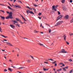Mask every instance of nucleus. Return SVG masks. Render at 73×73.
I'll list each match as a JSON object with an SVG mask.
<instances>
[{
  "mask_svg": "<svg viewBox=\"0 0 73 73\" xmlns=\"http://www.w3.org/2000/svg\"><path fill=\"white\" fill-rule=\"evenodd\" d=\"M38 44L40 45V46H44L43 44H42L41 43H38Z\"/></svg>",
  "mask_w": 73,
  "mask_h": 73,
  "instance_id": "18",
  "label": "nucleus"
},
{
  "mask_svg": "<svg viewBox=\"0 0 73 73\" xmlns=\"http://www.w3.org/2000/svg\"><path fill=\"white\" fill-rule=\"evenodd\" d=\"M7 44H8L9 46H13V45L11 44L9 42H6Z\"/></svg>",
  "mask_w": 73,
  "mask_h": 73,
  "instance_id": "8",
  "label": "nucleus"
},
{
  "mask_svg": "<svg viewBox=\"0 0 73 73\" xmlns=\"http://www.w3.org/2000/svg\"><path fill=\"white\" fill-rule=\"evenodd\" d=\"M58 7V5H56V6H55V5H53L52 6V10H54L55 11H56V8Z\"/></svg>",
  "mask_w": 73,
  "mask_h": 73,
  "instance_id": "3",
  "label": "nucleus"
},
{
  "mask_svg": "<svg viewBox=\"0 0 73 73\" xmlns=\"http://www.w3.org/2000/svg\"><path fill=\"white\" fill-rule=\"evenodd\" d=\"M53 70H55V68H54Z\"/></svg>",
  "mask_w": 73,
  "mask_h": 73,
  "instance_id": "63",
  "label": "nucleus"
},
{
  "mask_svg": "<svg viewBox=\"0 0 73 73\" xmlns=\"http://www.w3.org/2000/svg\"><path fill=\"white\" fill-rule=\"evenodd\" d=\"M58 15H60V12H59V11H58Z\"/></svg>",
  "mask_w": 73,
  "mask_h": 73,
  "instance_id": "34",
  "label": "nucleus"
},
{
  "mask_svg": "<svg viewBox=\"0 0 73 73\" xmlns=\"http://www.w3.org/2000/svg\"><path fill=\"white\" fill-rule=\"evenodd\" d=\"M62 70V69H61V68H60V69L57 70V71H58V72H60V71H61Z\"/></svg>",
  "mask_w": 73,
  "mask_h": 73,
  "instance_id": "16",
  "label": "nucleus"
},
{
  "mask_svg": "<svg viewBox=\"0 0 73 73\" xmlns=\"http://www.w3.org/2000/svg\"><path fill=\"white\" fill-rule=\"evenodd\" d=\"M16 20H17V21H20V22L21 23L23 24V22H22L21 20L19 19L18 18H16Z\"/></svg>",
  "mask_w": 73,
  "mask_h": 73,
  "instance_id": "7",
  "label": "nucleus"
},
{
  "mask_svg": "<svg viewBox=\"0 0 73 73\" xmlns=\"http://www.w3.org/2000/svg\"><path fill=\"white\" fill-rule=\"evenodd\" d=\"M19 2L20 3H21V4H22V3L21 1H19Z\"/></svg>",
  "mask_w": 73,
  "mask_h": 73,
  "instance_id": "55",
  "label": "nucleus"
},
{
  "mask_svg": "<svg viewBox=\"0 0 73 73\" xmlns=\"http://www.w3.org/2000/svg\"><path fill=\"white\" fill-rule=\"evenodd\" d=\"M51 29H49V33H50L51 32Z\"/></svg>",
  "mask_w": 73,
  "mask_h": 73,
  "instance_id": "29",
  "label": "nucleus"
},
{
  "mask_svg": "<svg viewBox=\"0 0 73 73\" xmlns=\"http://www.w3.org/2000/svg\"><path fill=\"white\" fill-rule=\"evenodd\" d=\"M70 3H72V0H70Z\"/></svg>",
  "mask_w": 73,
  "mask_h": 73,
  "instance_id": "49",
  "label": "nucleus"
},
{
  "mask_svg": "<svg viewBox=\"0 0 73 73\" xmlns=\"http://www.w3.org/2000/svg\"><path fill=\"white\" fill-rule=\"evenodd\" d=\"M62 69H63V70L64 71H66V70L65 69V68H63Z\"/></svg>",
  "mask_w": 73,
  "mask_h": 73,
  "instance_id": "30",
  "label": "nucleus"
},
{
  "mask_svg": "<svg viewBox=\"0 0 73 73\" xmlns=\"http://www.w3.org/2000/svg\"><path fill=\"white\" fill-rule=\"evenodd\" d=\"M63 22V21H58V22L56 23L55 26H57V25H60V24H62Z\"/></svg>",
  "mask_w": 73,
  "mask_h": 73,
  "instance_id": "2",
  "label": "nucleus"
},
{
  "mask_svg": "<svg viewBox=\"0 0 73 73\" xmlns=\"http://www.w3.org/2000/svg\"><path fill=\"white\" fill-rule=\"evenodd\" d=\"M34 33H38V31H34Z\"/></svg>",
  "mask_w": 73,
  "mask_h": 73,
  "instance_id": "41",
  "label": "nucleus"
},
{
  "mask_svg": "<svg viewBox=\"0 0 73 73\" xmlns=\"http://www.w3.org/2000/svg\"><path fill=\"white\" fill-rule=\"evenodd\" d=\"M48 60H51V61H53V60H52V59H48Z\"/></svg>",
  "mask_w": 73,
  "mask_h": 73,
  "instance_id": "37",
  "label": "nucleus"
},
{
  "mask_svg": "<svg viewBox=\"0 0 73 73\" xmlns=\"http://www.w3.org/2000/svg\"><path fill=\"white\" fill-rule=\"evenodd\" d=\"M3 40H5V41H7V40H6V39H4Z\"/></svg>",
  "mask_w": 73,
  "mask_h": 73,
  "instance_id": "59",
  "label": "nucleus"
},
{
  "mask_svg": "<svg viewBox=\"0 0 73 73\" xmlns=\"http://www.w3.org/2000/svg\"><path fill=\"white\" fill-rule=\"evenodd\" d=\"M66 43L67 44H69V42H66Z\"/></svg>",
  "mask_w": 73,
  "mask_h": 73,
  "instance_id": "40",
  "label": "nucleus"
},
{
  "mask_svg": "<svg viewBox=\"0 0 73 73\" xmlns=\"http://www.w3.org/2000/svg\"><path fill=\"white\" fill-rule=\"evenodd\" d=\"M69 34L70 36H72V35H73V33H70Z\"/></svg>",
  "mask_w": 73,
  "mask_h": 73,
  "instance_id": "14",
  "label": "nucleus"
},
{
  "mask_svg": "<svg viewBox=\"0 0 73 73\" xmlns=\"http://www.w3.org/2000/svg\"><path fill=\"white\" fill-rule=\"evenodd\" d=\"M62 15H60V16H58V17L56 21H57V20H59V19H60V18H62Z\"/></svg>",
  "mask_w": 73,
  "mask_h": 73,
  "instance_id": "6",
  "label": "nucleus"
},
{
  "mask_svg": "<svg viewBox=\"0 0 73 73\" xmlns=\"http://www.w3.org/2000/svg\"><path fill=\"white\" fill-rule=\"evenodd\" d=\"M63 63H60L59 64H60V65H62V64Z\"/></svg>",
  "mask_w": 73,
  "mask_h": 73,
  "instance_id": "50",
  "label": "nucleus"
},
{
  "mask_svg": "<svg viewBox=\"0 0 73 73\" xmlns=\"http://www.w3.org/2000/svg\"><path fill=\"white\" fill-rule=\"evenodd\" d=\"M65 0H62V3H65Z\"/></svg>",
  "mask_w": 73,
  "mask_h": 73,
  "instance_id": "15",
  "label": "nucleus"
},
{
  "mask_svg": "<svg viewBox=\"0 0 73 73\" xmlns=\"http://www.w3.org/2000/svg\"><path fill=\"white\" fill-rule=\"evenodd\" d=\"M33 10H34V12H35V11H36V10H35V9H33Z\"/></svg>",
  "mask_w": 73,
  "mask_h": 73,
  "instance_id": "52",
  "label": "nucleus"
},
{
  "mask_svg": "<svg viewBox=\"0 0 73 73\" xmlns=\"http://www.w3.org/2000/svg\"><path fill=\"white\" fill-rule=\"evenodd\" d=\"M64 40H66V36H65V35H64Z\"/></svg>",
  "mask_w": 73,
  "mask_h": 73,
  "instance_id": "13",
  "label": "nucleus"
},
{
  "mask_svg": "<svg viewBox=\"0 0 73 73\" xmlns=\"http://www.w3.org/2000/svg\"><path fill=\"white\" fill-rule=\"evenodd\" d=\"M68 61H70L71 62L72 61V59H70V60H69Z\"/></svg>",
  "mask_w": 73,
  "mask_h": 73,
  "instance_id": "31",
  "label": "nucleus"
},
{
  "mask_svg": "<svg viewBox=\"0 0 73 73\" xmlns=\"http://www.w3.org/2000/svg\"><path fill=\"white\" fill-rule=\"evenodd\" d=\"M14 7H16V5H14Z\"/></svg>",
  "mask_w": 73,
  "mask_h": 73,
  "instance_id": "61",
  "label": "nucleus"
},
{
  "mask_svg": "<svg viewBox=\"0 0 73 73\" xmlns=\"http://www.w3.org/2000/svg\"><path fill=\"white\" fill-rule=\"evenodd\" d=\"M42 26V23H40V27H41Z\"/></svg>",
  "mask_w": 73,
  "mask_h": 73,
  "instance_id": "53",
  "label": "nucleus"
},
{
  "mask_svg": "<svg viewBox=\"0 0 73 73\" xmlns=\"http://www.w3.org/2000/svg\"><path fill=\"white\" fill-rule=\"evenodd\" d=\"M1 17L3 19H5V17H4V16H1Z\"/></svg>",
  "mask_w": 73,
  "mask_h": 73,
  "instance_id": "24",
  "label": "nucleus"
},
{
  "mask_svg": "<svg viewBox=\"0 0 73 73\" xmlns=\"http://www.w3.org/2000/svg\"><path fill=\"white\" fill-rule=\"evenodd\" d=\"M38 18L39 19H41V17H38Z\"/></svg>",
  "mask_w": 73,
  "mask_h": 73,
  "instance_id": "60",
  "label": "nucleus"
},
{
  "mask_svg": "<svg viewBox=\"0 0 73 73\" xmlns=\"http://www.w3.org/2000/svg\"><path fill=\"white\" fill-rule=\"evenodd\" d=\"M1 35L2 36H3V37H4V38H7V36H5L4 35Z\"/></svg>",
  "mask_w": 73,
  "mask_h": 73,
  "instance_id": "23",
  "label": "nucleus"
},
{
  "mask_svg": "<svg viewBox=\"0 0 73 73\" xmlns=\"http://www.w3.org/2000/svg\"><path fill=\"white\" fill-rule=\"evenodd\" d=\"M30 57L31 58H32V59H33V60L34 59V58L33 56H32V55H30Z\"/></svg>",
  "mask_w": 73,
  "mask_h": 73,
  "instance_id": "22",
  "label": "nucleus"
},
{
  "mask_svg": "<svg viewBox=\"0 0 73 73\" xmlns=\"http://www.w3.org/2000/svg\"><path fill=\"white\" fill-rule=\"evenodd\" d=\"M23 67H21L20 68H19V69H23Z\"/></svg>",
  "mask_w": 73,
  "mask_h": 73,
  "instance_id": "39",
  "label": "nucleus"
},
{
  "mask_svg": "<svg viewBox=\"0 0 73 73\" xmlns=\"http://www.w3.org/2000/svg\"><path fill=\"white\" fill-rule=\"evenodd\" d=\"M68 66H66V67H65V68H66V69H68Z\"/></svg>",
  "mask_w": 73,
  "mask_h": 73,
  "instance_id": "35",
  "label": "nucleus"
},
{
  "mask_svg": "<svg viewBox=\"0 0 73 73\" xmlns=\"http://www.w3.org/2000/svg\"><path fill=\"white\" fill-rule=\"evenodd\" d=\"M63 9L64 11H66L67 8L65 7H63Z\"/></svg>",
  "mask_w": 73,
  "mask_h": 73,
  "instance_id": "9",
  "label": "nucleus"
},
{
  "mask_svg": "<svg viewBox=\"0 0 73 73\" xmlns=\"http://www.w3.org/2000/svg\"><path fill=\"white\" fill-rule=\"evenodd\" d=\"M19 72V73H21V72Z\"/></svg>",
  "mask_w": 73,
  "mask_h": 73,
  "instance_id": "64",
  "label": "nucleus"
},
{
  "mask_svg": "<svg viewBox=\"0 0 73 73\" xmlns=\"http://www.w3.org/2000/svg\"><path fill=\"white\" fill-rule=\"evenodd\" d=\"M39 15H42V13H38Z\"/></svg>",
  "mask_w": 73,
  "mask_h": 73,
  "instance_id": "38",
  "label": "nucleus"
},
{
  "mask_svg": "<svg viewBox=\"0 0 73 73\" xmlns=\"http://www.w3.org/2000/svg\"><path fill=\"white\" fill-rule=\"evenodd\" d=\"M8 8L9 9H11L12 10H13V9H12V8H11V7H9V6H8Z\"/></svg>",
  "mask_w": 73,
  "mask_h": 73,
  "instance_id": "21",
  "label": "nucleus"
},
{
  "mask_svg": "<svg viewBox=\"0 0 73 73\" xmlns=\"http://www.w3.org/2000/svg\"><path fill=\"white\" fill-rule=\"evenodd\" d=\"M40 33H41V34H44V33L42 32H41Z\"/></svg>",
  "mask_w": 73,
  "mask_h": 73,
  "instance_id": "62",
  "label": "nucleus"
},
{
  "mask_svg": "<svg viewBox=\"0 0 73 73\" xmlns=\"http://www.w3.org/2000/svg\"><path fill=\"white\" fill-rule=\"evenodd\" d=\"M16 7H18V8H21V7L20 6H19V5H16Z\"/></svg>",
  "mask_w": 73,
  "mask_h": 73,
  "instance_id": "26",
  "label": "nucleus"
},
{
  "mask_svg": "<svg viewBox=\"0 0 73 73\" xmlns=\"http://www.w3.org/2000/svg\"><path fill=\"white\" fill-rule=\"evenodd\" d=\"M65 18H66L67 19L68 18V15H66V16H65V17H64Z\"/></svg>",
  "mask_w": 73,
  "mask_h": 73,
  "instance_id": "17",
  "label": "nucleus"
},
{
  "mask_svg": "<svg viewBox=\"0 0 73 73\" xmlns=\"http://www.w3.org/2000/svg\"><path fill=\"white\" fill-rule=\"evenodd\" d=\"M7 13H9V16L6 17V19H13V17L12 16V12H11L10 13L9 12H7Z\"/></svg>",
  "mask_w": 73,
  "mask_h": 73,
  "instance_id": "1",
  "label": "nucleus"
},
{
  "mask_svg": "<svg viewBox=\"0 0 73 73\" xmlns=\"http://www.w3.org/2000/svg\"><path fill=\"white\" fill-rule=\"evenodd\" d=\"M44 63H45L46 64H48V62H44Z\"/></svg>",
  "mask_w": 73,
  "mask_h": 73,
  "instance_id": "54",
  "label": "nucleus"
},
{
  "mask_svg": "<svg viewBox=\"0 0 73 73\" xmlns=\"http://www.w3.org/2000/svg\"><path fill=\"white\" fill-rule=\"evenodd\" d=\"M72 72H73V70H70L69 73H72Z\"/></svg>",
  "mask_w": 73,
  "mask_h": 73,
  "instance_id": "27",
  "label": "nucleus"
},
{
  "mask_svg": "<svg viewBox=\"0 0 73 73\" xmlns=\"http://www.w3.org/2000/svg\"><path fill=\"white\" fill-rule=\"evenodd\" d=\"M4 72H7V69H4Z\"/></svg>",
  "mask_w": 73,
  "mask_h": 73,
  "instance_id": "42",
  "label": "nucleus"
},
{
  "mask_svg": "<svg viewBox=\"0 0 73 73\" xmlns=\"http://www.w3.org/2000/svg\"><path fill=\"white\" fill-rule=\"evenodd\" d=\"M62 65L63 66H65L64 64H63V63L62 64Z\"/></svg>",
  "mask_w": 73,
  "mask_h": 73,
  "instance_id": "51",
  "label": "nucleus"
},
{
  "mask_svg": "<svg viewBox=\"0 0 73 73\" xmlns=\"http://www.w3.org/2000/svg\"><path fill=\"white\" fill-rule=\"evenodd\" d=\"M0 11H1L3 13H5V11H2V10H0Z\"/></svg>",
  "mask_w": 73,
  "mask_h": 73,
  "instance_id": "32",
  "label": "nucleus"
},
{
  "mask_svg": "<svg viewBox=\"0 0 73 73\" xmlns=\"http://www.w3.org/2000/svg\"><path fill=\"white\" fill-rule=\"evenodd\" d=\"M13 22L15 23H18V22L16 20H14V21H13Z\"/></svg>",
  "mask_w": 73,
  "mask_h": 73,
  "instance_id": "19",
  "label": "nucleus"
},
{
  "mask_svg": "<svg viewBox=\"0 0 73 73\" xmlns=\"http://www.w3.org/2000/svg\"><path fill=\"white\" fill-rule=\"evenodd\" d=\"M15 25H17V26L19 27H20V25H18V24H16Z\"/></svg>",
  "mask_w": 73,
  "mask_h": 73,
  "instance_id": "36",
  "label": "nucleus"
},
{
  "mask_svg": "<svg viewBox=\"0 0 73 73\" xmlns=\"http://www.w3.org/2000/svg\"><path fill=\"white\" fill-rule=\"evenodd\" d=\"M2 29L1 27H0V32H1V33H2Z\"/></svg>",
  "mask_w": 73,
  "mask_h": 73,
  "instance_id": "25",
  "label": "nucleus"
},
{
  "mask_svg": "<svg viewBox=\"0 0 73 73\" xmlns=\"http://www.w3.org/2000/svg\"><path fill=\"white\" fill-rule=\"evenodd\" d=\"M22 17H23V20H25V21H27L25 19V18H24V17H23V16H21Z\"/></svg>",
  "mask_w": 73,
  "mask_h": 73,
  "instance_id": "20",
  "label": "nucleus"
},
{
  "mask_svg": "<svg viewBox=\"0 0 73 73\" xmlns=\"http://www.w3.org/2000/svg\"><path fill=\"white\" fill-rule=\"evenodd\" d=\"M26 12L27 13V15H29V13H31V14H34V13H33V12H32V11H30V10H29V9H27V10Z\"/></svg>",
  "mask_w": 73,
  "mask_h": 73,
  "instance_id": "4",
  "label": "nucleus"
},
{
  "mask_svg": "<svg viewBox=\"0 0 73 73\" xmlns=\"http://www.w3.org/2000/svg\"><path fill=\"white\" fill-rule=\"evenodd\" d=\"M34 5L36 7H37L38 6L37 5Z\"/></svg>",
  "mask_w": 73,
  "mask_h": 73,
  "instance_id": "48",
  "label": "nucleus"
},
{
  "mask_svg": "<svg viewBox=\"0 0 73 73\" xmlns=\"http://www.w3.org/2000/svg\"><path fill=\"white\" fill-rule=\"evenodd\" d=\"M48 69H46V68H43V70H44V71H48Z\"/></svg>",
  "mask_w": 73,
  "mask_h": 73,
  "instance_id": "10",
  "label": "nucleus"
},
{
  "mask_svg": "<svg viewBox=\"0 0 73 73\" xmlns=\"http://www.w3.org/2000/svg\"><path fill=\"white\" fill-rule=\"evenodd\" d=\"M9 61L10 62H11V63L12 62V60L9 59Z\"/></svg>",
  "mask_w": 73,
  "mask_h": 73,
  "instance_id": "28",
  "label": "nucleus"
},
{
  "mask_svg": "<svg viewBox=\"0 0 73 73\" xmlns=\"http://www.w3.org/2000/svg\"><path fill=\"white\" fill-rule=\"evenodd\" d=\"M8 70H10L11 72H12V69H11V68H8Z\"/></svg>",
  "mask_w": 73,
  "mask_h": 73,
  "instance_id": "12",
  "label": "nucleus"
},
{
  "mask_svg": "<svg viewBox=\"0 0 73 73\" xmlns=\"http://www.w3.org/2000/svg\"><path fill=\"white\" fill-rule=\"evenodd\" d=\"M11 67H13V68H16V67H15V66H12Z\"/></svg>",
  "mask_w": 73,
  "mask_h": 73,
  "instance_id": "46",
  "label": "nucleus"
},
{
  "mask_svg": "<svg viewBox=\"0 0 73 73\" xmlns=\"http://www.w3.org/2000/svg\"><path fill=\"white\" fill-rule=\"evenodd\" d=\"M27 62H30V60H27Z\"/></svg>",
  "mask_w": 73,
  "mask_h": 73,
  "instance_id": "45",
  "label": "nucleus"
},
{
  "mask_svg": "<svg viewBox=\"0 0 73 73\" xmlns=\"http://www.w3.org/2000/svg\"><path fill=\"white\" fill-rule=\"evenodd\" d=\"M57 64H55V66H57Z\"/></svg>",
  "mask_w": 73,
  "mask_h": 73,
  "instance_id": "47",
  "label": "nucleus"
},
{
  "mask_svg": "<svg viewBox=\"0 0 73 73\" xmlns=\"http://www.w3.org/2000/svg\"><path fill=\"white\" fill-rule=\"evenodd\" d=\"M26 7L27 8H28L29 9H30V7H29L28 6H27Z\"/></svg>",
  "mask_w": 73,
  "mask_h": 73,
  "instance_id": "44",
  "label": "nucleus"
},
{
  "mask_svg": "<svg viewBox=\"0 0 73 73\" xmlns=\"http://www.w3.org/2000/svg\"><path fill=\"white\" fill-rule=\"evenodd\" d=\"M10 26L11 27V28H12L13 29H14V27H15L14 26H13V25H10Z\"/></svg>",
  "mask_w": 73,
  "mask_h": 73,
  "instance_id": "11",
  "label": "nucleus"
},
{
  "mask_svg": "<svg viewBox=\"0 0 73 73\" xmlns=\"http://www.w3.org/2000/svg\"><path fill=\"white\" fill-rule=\"evenodd\" d=\"M56 61H54V62H52V64H54V63H56Z\"/></svg>",
  "mask_w": 73,
  "mask_h": 73,
  "instance_id": "43",
  "label": "nucleus"
},
{
  "mask_svg": "<svg viewBox=\"0 0 73 73\" xmlns=\"http://www.w3.org/2000/svg\"><path fill=\"white\" fill-rule=\"evenodd\" d=\"M1 50H2V51H5V50H3V49H2Z\"/></svg>",
  "mask_w": 73,
  "mask_h": 73,
  "instance_id": "56",
  "label": "nucleus"
},
{
  "mask_svg": "<svg viewBox=\"0 0 73 73\" xmlns=\"http://www.w3.org/2000/svg\"><path fill=\"white\" fill-rule=\"evenodd\" d=\"M70 22L71 23H73V19L71 20Z\"/></svg>",
  "mask_w": 73,
  "mask_h": 73,
  "instance_id": "33",
  "label": "nucleus"
},
{
  "mask_svg": "<svg viewBox=\"0 0 73 73\" xmlns=\"http://www.w3.org/2000/svg\"><path fill=\"white\" fill-rule=\"evenodd\" d=\"M4 58H5V59H7V58L6 57V56H4Z\"/></svg>",
  "mask_w": 73,
  "mask_h": 73,
  "instance_id": "58",
  "label": "nucleus"
},
{
  "mask_svg": "<svg viewBox=\"0 0 73 73\" xmlns=\"http://www.w3.org/2000/svg\"><path fill=\"white\" fill-rule=\"evenodd\" d=\"M62 52V53H66L67 52V51H65V49H62V51H59V53H60Z\"/></svg>",
  "mask_w": 73,
  "mask_h": 73,
  "instance_id": "5",
  "label": "nucleus"
},
{
  "mask_svg": "<svg viewBox=\"0 0 73 73\" xmlns=\"http://www.w3.org/2000/svg\"><path fill=\"white\" fill-rule=\"evenodd\" d=\"M16 0H14V3H15V1H16Z\"/></svg>",
  "mask_w": 73,
  "mask_h": 73,
  "instance_id": "57",
  "label": "nucleus"
}]
</instances>
